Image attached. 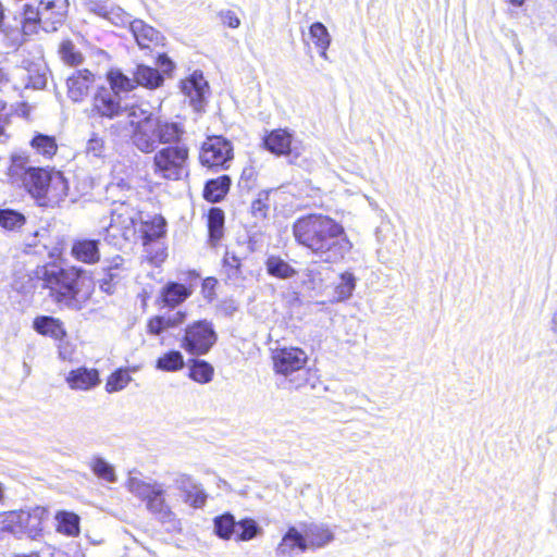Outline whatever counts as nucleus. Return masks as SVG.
I'll return each instance as SVG.
<instances>
[{
	"instance_id": "393cba45",
	"label": "nucleus",
	"mask_w": 557,
	"mask_h": 557,
	"mask_svg": "<svg viewBox=\"0 0 557 557\" xmlns=\"http://www.w3.org/2000/svg\"><path fill=\"white\" fill-rule=\"evenodd\" d=\"M126 486L134 496L146 503L163 484L157 481H144L137 476H129Z\"/></svg>"
},
{
	"instance_id": "13d9d810",
	"label": "nucleus",
	"mask_w": 557,
	"mask_h": 557,
	"mask_svg": "<svg viewBox=\"0 0 557 557\" xmlns=\"http://www.w3.org/2000/svg\"><path fill=\"white\" fill-rule=\"evenodd\" d=\"M59 342H60V344L58 346L59 357L62 360H72V357L74 354V349H73L72 345H70L67 342H63V339L59 341Z\"/></svg>"
},
{
	"instance_id": "2eb2a0df",
	"label": "nucleus",
	"mask_w": 557,
	"mask_h": 557,
	"mask_svg": "<svg viewBox=\"0 0 557 557\" xmlns=\"http://www.w3.org/2000/svg\"><path fill=\"white\" fill-rule=\"evenodd\" d=\"M308 550L304 535L296 527H290L275 548L276 557H295Z\"/></svg>"
},
{
	"instance_id": "6e6d98bb",
	"label": "nucleus",
	"mask_w": 557,
	"mask_h": 557,
	"mask_svg": "<svg viewBox=\"0 0 557 557\" xmlns=\"http://www.w3.org/2000/svg\"><path fill=\"white\" fill-rule=\"evenodd\" d=\"M23 35L18 29H12L9 33H5V48L8 49H16L21 45V39Z\"/></svg>"
},
{
	"instance_id": "c9c22d12",
	"label": "nucleus",
	"mask_w": 557,
	"mask_h": 557,
	"mask_svg": "<svg viewBox=\"0 0 557 557\" xmlns=\"http://www.w3.org/2000/svg\"><path fill=\"white\" fill-rule=\"evenodd\" d=\"M0 530L15 536H22L21 510H12L0 513Z\"/></svg>"
},
{
	"instance_id": "dca6fc26",
	"label": "nucleus",
	"mask_w": 557,
	"mask_h": 557,
	"mask_svg": "<svg viewBox=\"0 0 557 557\" xmlns=\"http://www.w3.org/2000/svg\"><path fill=\"white\" fill-rule=\"evenodd\" d=\"M47 509L36 506L28 509H21L22 535L36 539L42 531V522L47 518Z\"/></svg>"
},
{
	"instance_id": "20e7f679",
	"label": "nucleus",
	"mask_w": 557,
	"mask_h": 557,
	"mask_svg": "<svg viewBox=\"0 0 557 557\" xmlns=\"http://www.w3.org/2000/svg\"><path fill=\"white\" fill-rule=\"evenodd\" d=\"M42 286L50 290L49 295L58 302L74 307L78 293L81 271L76 268H62L58 264H48L38 271Z\"/></svg>"
},
{
	"instance_id": "69168bd1",
	"label": "nucleus",
	"mask_w": 557,
	"mask_h": 557,
	"mask_svg": "<svg viewBox=\"0 0 557 557\" xmlns=\"http://www.w3.org/2000/svg\"><path fill=\"white\" fill-rule=\"evenodd\" d=\"M318 49H319L320 57L323 58L324 60H329L327 49H323V48H318Z\"/></svg>"
},
{
	"instance_id": "338daca9",
	"label": "nucleus",
	"mask_w": 557,
	"mask_h": 557,
	"mask_svg": "<svg viewBox=\"0 0 557 557\" xmlns=\"http://www.w3.org/2000/svg\"><path fill=\"white\" fill-rule=\"evenodd\" d=\"M8 82L7 74L3 72V70L0 67V85Z\"/></svg>"
},
{
	"instance_id": "c756f323",
	"label": "nucleus",
	"mask_w": 557,
	"mask_h": 557,
	"mask_svg": "<svg viewBox=\"0 0 557 557\" xmlns=\"http://www.w3.org/2000/svg\"><path fill=\"white\" fill-rule=\"evenodd\" d=\"M166 222L161 215H154L150 221L141 223L144 245L158 239L165 234Z\"/></svg>"
},
{
	"instance_id": "09e8293b",
	"label": "nucleus",
	"mask_w": 557,
	"mask_h": 557,
	"mask_svg": "<svg viewBox=\"0 0 557 557\" xmlns=\"http://www.w3.org/2000/svg\"><path fill=\"white\" fill-rule=\"evenodd\" d=\"M269 210V193L260 191L251 203V213L257 219H264Z\"/></svg>"
},
{
	"instance_id": "bb28decb",
	"label": "nucleus",
	"mask_w": 557,
	"mask_h": 557,
	"mask_svg": "<svg viewBox=\"0 0 557 557\" xmlns=\"http://www.w3.org/2000/svg\"><path fill=\"white\" fill-rule=\"evenodd\" d=\"M265 268L268 274L281 280H288L297 274L296 269L278 256L268 257Z\"/></svg>"
},
{
	"instance_id": "f704fd0d",
	"label": "nucleus",
	"mask_w": 557,
	"mask_h": 557,
	"mask_svg": "<svg viewBox=\"0 0 557 557\" xmlns=\"http://www.w3.org/2000/svg\"><path fill=\"white\" fill-rule=\"evenodd\" d=\"M67 195V183L60 172H53L49 182V189L45 199L59 201Z\"/></svg>"
},
{
	"instance_id": "e433bc0d",
	"label": "nucleus",
	"mask_w": 557,
	"mask_h": 557,
	"mask_svg": "<svg viewBox=\"0 0 557 557\" xmlns=\"http://www.w3.org/2000/svg\"><path fill=\"white\" fill-rule=\"evenodd\" d=\"M58 521V531L74 536L79 532V518L72 512H59L55 517Z\"/></svg>"
},
{
	"instance_id": "f8f14e48",
	"label": "nucleus",
	"mask_w": 557,
	"mask_h": 557,
	"mask_svg": "<svg viewBox=\"0 0 557 557\" xmlns=\"http://www.w3.org/2000/svg\"><path fill=\"white\" fill-rule=\"evenodd\" d=\"M51 175L52 173L46 169L28 168L24 173L22 183L33 197L44 199L49 189Z\"/></svg>"
},
{
	"instance_id": "052dcab7",
	"label": "nucleus",
	"mask_w": 557,
	"mask_h": 557,
	"mask_svg": "<svg viewBox=\"0 0 557 557\" xmlns=\"http://www.w3.org/2000/svg\"><path fill=\"white\" fill-rule=\"evenodd\" d=\"M157 64L161 67L162 72L169 74L174 69V63L165 55L160 54Z\"/></svg>"
},
{
	"instance_id": "680f3d73",
	"label": "nucleus",
	"mask_w": 557,
	"mask_h": 557,
	"mask_svg": "<svg viewBox=\"0 0 557 557\" xmlns=\"http://www.w3.org/2000/svg\"><path fill=\"white\" fill-rule=\"evenodd\" d=\"M89 10L97 15L104 17L109 14L110 8L107 4L99 2H90Z\"/></svg>"
},
{
	"instance_id": "58836bf2",
	"label": "nucleus",
	"mask_w": 557,
	"mask_h": 557,
	"mask_svg": "<svg viewBox=\"0 0 557 557\" xmlns=\"http://www.w3.org/2000/svg\"><path fill=\"white\" fill-rule=\"evenodd\" d=\"M26 222L25 216L12 209L0 210V226L8 231L20 230Z\"/></svg>"
},
{
	"instance_id": "473e14b6",
	"label": "nucleus",
	"mask_w": 557,
	"mask_h": 557,
	"mask_svg": "<svg viewBox=\"0 0 557 557\" xmlns=\"http://www.w3.org/2000/svg\"><path fill=\"white\" fill-rule=\"evenodd\" d=\"M108 79L110 82L111 88L115 95L120 92H127L133 90L135 85V72L133 73V78H129L120 70H111L108 73Z\"/></svg>"
},
{
	"instance_id": "4468645a",
	"label": "nucleus",
	"mask_w": 557,
	"mask_h": 557,
	"mask_svg": "<svg viewBox=\"0 0 557 557\" xmlns=\"http://www.w3.org/2000/svg\"><path fill=\"white\" fill-rule=\"evenodd\" d=\"M301 533L308 549L323 548L335 539L334 532L324 523H306Z\"/></svg>"
},
{
	"instance_id": "49530a36",
	"label": "nucleus",
	"mask_w": 557,
	"mask_h": 557,
	"mask_svg": "<svg viewBox=\"0 0 557 557\" xmlns=\"http://www.w3.org/2000/svg\"><path fill=\"white\" fill-rule=\"evenodd\" d=\"M184 500L194 508H201L207 500V494L199 484H195L189 491L184 493Z\"/></svg>"
},
{
	"instance_id": "e2e57ef3",
	"label": "nucleus",
	"mask_w": 557,
	"mask_h": 557,
	"mask_svg": "<svg viewBox=\"0 0 557 557\" xmlns=\"http://www.w3.org/2000/svg\"><path fill=\"white\" fill-rule=\"evenodd\" d=\"M37 20L42 21L44 18H40V15H37V11H34L33 9H27L25 11V22H26V24H25L24 27H26L28 23L36 22Z\"/></svg>"
},
{
	"instance_id": "f03ea898",
	"label": "nucleus",
	"mask_w": 557,
	"mask_h": 557,
	"mask_svg": "<svg viewBox=\"0 0 557 557\" xmlns=\"http://www.w3.org/2000/svg\"><path fill=\"white\" fill-rule=\"evenodd\" d=\"M132 126L131 143L143 153H152L160 145L177 144L185 134L182 123L156 116L147 102L124 109Z\"/></svg>"
},
{
	"instance_id": "8fccbe9b",
	"label": "nucleus",
	"mask_w": 557,
	"mask_h": 557,
	"mask_svg": "<svg viewBox=\"0 0 557 557\" xmlns=\"http://www.w3.org/2000/svg\"><path fill=\"white\" fill-rule=\"evenodd\" d=\"M104 140L97 134H92L86 144V154L94 158H102L104 156Z\"/></svg>"
},
{
	"instance_id": "72a5a7b5",
	"label": "nucleus",
	"mask_w": 557,
	"mask_h": 557,
	"mask_svg": "<svg viewBox=\"0 0 557 557\" xmlns=\"http://www.w3.org/2000/svg\"><path fill=\"white\" fill-rule=\"evenodd\" d=\"M89 467L94 474L97 475L99 479L104 480L109 483H114L116 481L114 467L102 457L94 456L89 460Z\"/></svg>"
},
{
	"instance_id": "f3484780",
	"label": "nucleus",
	"mask_w": 557,
	"mask_h": 557,
	"mask_svg": "<svg viewBox=\"0 0 557 557\" xmlns=\"http://www.w3.org/2000/svg\"><path fill=\"white\" fill-rule=\"evenodd\" d=\"M94 75L88 70H79L67 77V95L74 102L82 101L89 94Z\"/></svg>"
},
{
	"instance_id": "a878e982",
	"label": "nucleus",
	"mask_w": 557,
	"mask_h": 557,
	"mask_svg": "<svg viewBox=\"0 0 557 557\" xmlns=\"http://www.w3.org/2000/svg\"><path fill=\"white\" fill-rule=\"evenodd\" d=\"M231 178L228 175H221L218 178L210 180L206 183L203 197L210 202L221 201L230 190Z\"/></svg>"
},
{
	"instance_id": "9b49d317",
	"label": "nucleus",
	"mask_w": 557,
	"mask_h": 557,
	"mask_svg": "<svg viewBox=\"0 0 557 557\" xmlns=\"http://www.w3.org/2000/svg\"><path fill=\"white\" fill-rule=\"evenodd\" d=\"M128 270V262L122 256L116 255L107 259L102 268L103 276L99 278L100 288L111 294L113 285L123 278Z\"/></svg>"
},
{
	"instance_id": "7c9ffc66",
	"label": "nucleus",
	"mask_w": 557,
	"mask_h": 557,
	"mask_svg": "<svg viewBox=\"0 0 557 557\" xmlns=\"http://www.w3.org/2000/svg\"><path fill=\"white\" fill-rule=\"evenodd\" d=\"M190 295V290L183 284L170 283L163 289V301L170 307L183 302Z\"/></svg>"
},
{
	"instance_id": "4c0bfd02",
	"label": "nucleus",
	"mask_w": 557,
	"mask_h": 557,
	"mask_svg": "<svg viewBox=\"0 0 557 557\" xmlns=\"http://www.w3.org/2000/svg\"><path fill=\"white\" fill-rule=\"evenodd\" d=\"M214 533L223 539L228 540L236 532V521L231 513H224L215 517L214 520Z\"/></svg>"
},
{
	"instance_id": "9d476101",
	"label": "nucleus",
	"mask_w": 557,
	"mask_h": 557,
	"mask_svg": "<svg viewBox=\"0 0 557 557\" xmlns=\"http://www.w3.org/2000/svg\"><path fill=\"white\" fill-rule=\"evenodd\" d=\"M181 89L195 111L200 112L205 109L209 85L201 72L196 71L184 79Z\"/></svg>"
},
{
	"instance_id": "7ed1b4c3",
	"label": "nucleus",
	"mask_w": 557,
	"mask_h": 557,
	"mask_svg": "<svg viewBox=\"0 0 557 557\" xmlns=\"http://www.w3.org/2000/svg\"><path fill=\"white\" fill-rule=\"evenodd\" d=\"M141 221L140 211L128 202L112 203L109 214L98 220L99 235L114 247H123L136 235L137 223Z\"/></svg>"
},
{
	"instance_id": "5701e85b",
	"label": "nucleus",
	"mask_w": 557,
	"mask_h": 557,
	"mask_svg": "<svg viewBox=\"0 0 557 557\" xmlns=\"http://www.w3.org/2000/svg\"><path fill=\"white\" fill-rule=\"evenodd\" d=\"M292 137L286 129H274L264 137V146L277 156L287 154L290 151Z\"/></svg>"
},
{
	"instance_id": "ddd939ff",
	"label": "nucleus",
	"mask_w": 557,
	"mask_h": 557,
	"mask_svg": "<svg viewBox=\"0 0 557 557\" xmlns=\"http://www.w3.org/2000/svg\"><path fill=\"white\" fill-rule=\"evenodd\" d=\"M65 382L73 391L87 392L97 387L101 380L97 369L79 367L66 374Z\"/></svg>"
},
{
	"instance_id": "603ef678",
	"label": "nucleus",
	"mask_w": 557,
	"mask_h": 557,
	"mask_svg": "<svg viewBox=\"0 0 557 557\" xmlns=\"http://www.w3.org/2000/svg\"><path fill=\"white\" fill-rule=\"evenodd\" d=\"M174 484L175 487L184 494L197 483L189 474L180 473L175 476Z\"/></svg>"
},
{
	"instance_id": "a19ab883",
	"label": "nucleus",
	"mask_w": 557,
	"mask_h": 557,
	"mask_svg": "<svg viewBox=\"0 0 557 557\" xmlns=\"http://www.w3.org/2000/svg\"><path fill=\"white\" fill-rule=\"evenodd\" d=\"M261 532L260 527L252 519H243L236 522V539L238 541H250Z\"/></svg>"
},
{
	"instance_id": "c85d7f7f",
	"label": "nucleus",
	"mask_w": 557,
	"mask_h": 557,
	"mask_svg": "<svg viewBox=\"0 0 557 557\" xmlns=\"http://www.w3.org/2000/svg\"><path fill=\"white\" fill-rule=\"evenodd\" d=\"M357 278L354 273L346 271L339 275V282L334 287V301H345L352 296Z\"/></svg>"
},
{
	"instance_id": "4d7b16f0",
	"label": "nucleus",
	"mask_w": 557,
	"mask_h": 557,
	"mask_svg": "<svg viewBox=\"0 0 557 557\" xmlns=\"http://www.w3.org/2000/svg\"><path fill=\"white\" fill-rule=\"evenodd\" d=\"M186 318L185 312L177 311L169 315H163L164 324L166 329L175 327L184 322Z\"/></svg>"
},
{
	"instance_id": "0e129e2a",
	"label": "nucleus",
	"mask_w": 557,
	"mask_h": 557,
	"mask_svg": "<svg viewBox=\"0 0 557 557\" xmlns=\"http://www.w3.org/2000/svg\"><path fill=\"white\" fill-rule=\"evenodd\" d=\"M552 331L557 337V309L555 310L552 319Z\"/></svg>"
},
{
	"instance_id": "423d86ee",
	"label": "nucleus",
	"mask_w": 557,
	"mask_h": 557,
	"mask_svg": "<svg viewBox=\"0 0 557 557\" xmlns=\"http://www.w3.org/2000/svg\"><path fill=\"white\" fill-rule=\"evenodd\" d=\"M216 338L211 322L197 321L186 327L182 347L191 355H205L215 344Z\"/></svg>"
},
{
	"instance_id": "4be33fe9",
	"label": "nucleus",
	"mask_w": 557,
	"mask_h": 557,
	"mask_svg": "<svg viewBox=\"0 0 557 557\" xmlns=\"http://www.w3.org/2000/svg\"><path fill=\"white\" fill-rule=\"evenodd\" d=\"M67 5V0H41L37 15L52 24L60 23L66 14Z\"/></svg>"
},
{
	"instance_id": "39448f33",
	"label": "nucleus",
	"mask_w": 557,
	"mask_h": 557,
	"mask_svg": "<svg viewBox=\"0 0 557 557\" xmlns=\"http://www.w3.org/2000/svg\"><path fill=\"white\" fill-rule=\"evenodd\" d=\"M169 145L154 153L153 172L162 178L177 181L187 175L188 148L180 141Z\"/></svg>"
},
{
	"instance_id": "2f4dec72",
	"label": "nucleus",
	"mask_w": 557,
	"mask_h": 557,
	"mask_svg": "<svg viewBox=\"0 0 557 557\" xmlns=\"http://www.w3.org/2000/svg\"><path fill=\"white\" fill-rule=\"evenodd\" d=\"M223 226H224V213L219 208H212L209 211L208 215V228L210 242L212 245H216V243L223 236Z\"/></svg>"
},
{
	"instance_id": "412c9836",
	"label": "nucleus",
	"mask_w": 557,
	"mask_h": 557,
	"mask_svg": "<svg viewBox=\"0 0 557 557\" xmlns=\"http://www.w3.org/2000/svg\"><path fill=\"white\" fill-rule=\"evenodd\" d=\"M34 330L45 336L55 341H62L66 336V331L59 319L49 315H40L34 319Z\"/></svg>"
},
{
	"instance_id": "3c124183",
	"label": "nucleus",
	"mask_w": 557,
	"mask_h": 557,
	"mask_svg": "<svg viewBox=\"0 0 557 557\" xmlns=\"http://www.w3.org/2000/svg\"><path fill=\"white\" fill-rule=\"evenodd\" d=\"M106 18L114 25H129L132 22L131 17L120 8H110L109 14Z\"/></svg>"
},
{
	"instance_id": "a18cd8bd",
	"label": "nucleus",
	"mask_w": 557,
	"mask_h": 557,
	"mask_svg": "<svg viewBox=\"0 0 557 557\" xmlns=\"http://www.w3.org/2000/svg\"><path fill=\"white\" fill-rule=\"evenodd\" d=\"M59 53L61 55V59L69 65H78L83 61L82 53L69 40L63 41L60 45Z\"/></svg>"
},
{
	"instance_id": "774afa93",
	"label": "nucleus",
	"mask_w": 557,
	"mask_h": 557,
	"mask_svg": "<svg viewBox=\"0 0 557 557\" xmlns=\"http://www.w3.org/2000/svg\"><path fill=\"white\" fill-rule=\"evenodd\" d=\"M15 557H40L37 553L17 555Z\"/></svg>"
},
{
	"instance_id": "79ce46f5",
	"label": "nucleus",
	"mask_w": 557,
	"mask_h": 557,
	"mask_svg": "<svg viewBox=\"0 0 557 557\" xmlns=\"http://www.w3.org/2000/svg\"><path fill=\"white\" fill-rule=\"evenodd\" d=\"M131 381L132 377L128 371L125 369H119L108 377L106 383V391L108 393L122 391L128 385Z\"/></svg>"
},
{
	"instance_id": "a211bd4d",
	"label": "nucleus",
	"mask_w": 557,
	"mask_h": 557,
	"mask_svg": "<svg viewBox=\"0 0 557 557\" xmlns=\"http://www.w3.org/2000/svg\"><path fill=\"white\" fill-rule=\"evenodd\" d=\"M129 29L141 49H150L152 46L159 45L163 39L157 29L146 24L143 20H133L129 23Z\"/></svg>"
},
{
	"instance_id": "5fc2aeb1",
	"label": "nucleus",
	"mask_w": 557,
	"mask_h": 557,
	"mask_svg": "<svg viewBox=\"0 0 557 557\" xmlns=\"http://www.w3.org/2000/svg\"><path fill=\"white\" fill-rule=\"evenodd\" d=\"M148 332L153 335H160L166 330L163 317H153L148 322Z\"/></svg>"
},
{
	"instance_id": "c03bdc74",
	"label": "nucleus",
	"mask_w": 557,
	"mask_h": 557,
	"mask_svg": "<svg viewBox=\"0 0 557 557\" xmlns=\"http://www.w3.org/2000/svg\"><path fill=\"white\" fill-rule=\"evenodd\" d=\"M184 366L183 356L180 351L166 352L157 360V368L163 371H177Z\"/></svg>"
},
{
	"instance_id": "b1692460",
	"label": "nucleus",
	"mask_w": 557,
	"mask_h": 557,
	"mask_svg": "<svg viewBox=\"0 0 557 557\" xmlns=\"http://www.w3.org/2000/svg\"><path fill=\"white\" fill-rule=\"evenodd\" d=\"M164 82L160 72L151 66L138 64L135 70V85L148 89H156Z\"/></svg>"
},
{
	"instance_id": "bf43d9fd",
	"label": "nucleus",
	"mask_w": 557,
	"mask_h": 557,
	"mask_svg": "<svg viewBox=\"0 0 557 557\" xmlns=\"http://www.w3.org/2000/svg\"><path fill=\"white\" fill-rule=\"evenodd\" d=\"M224 267H227L232 270H239L240 260L232 252H226L223 259Z\"/></svg>"
},
{
	"instance_id": "de8ad7c7",
	"label": "nucleus",
	"mask_w": 557,
	"mask_h": 557,
	"mask_svg": "<svg viewBox=\"0 0 557 557\" xmlns=\"http://www.w3.org/2000/svg\"><path fill=\"white\" fill-rule=\"evenodd\" d=\"M28 168H32L28 165V158L22 154H14L11 159V165L9 168V175L12 178L23 180L25 171H27Z\"/></svg>"
},
{
	"instance_id": "cd10ccee",
	"label": "nucleus",
	"mask_w": 557,
	"mask_h": 557,
	"mask_svg": "<svg viewBox=\"0 0 557 557\" xmlns=\"http://www.w3.org/2000/svg\"><path fill=\"white\" fill-rule=\"evenodd\" d=\"M30 147L35 153L50 160L58 150V145L53 136L36 134L30 140Z\"/></svg>"
},
{
	"instance_id": "f257e3e1",
	"label": "nucleus",
	"mask_w": 557,
	"mask_h": 557,
	"mask_svg": "<svg viewBox=\"0 0 557 557\" xmlns=\"http://www.w3.org/2000/svg\"><path fill=\"white\" fill-rule=\"evenodd\" d=\"M293 234L299 245L325 263L342 261L352 248L344 226L324 214H308L297 219Z\"/></svg>"
},
{
	"instance_id": "1a4fd4ad",
	"label": "nucleus",
	"mask_w": 557,
	"mask_h": 557,
	"mask_svg": "<svg viewBox=\"0 0 557 557\" xmlns=\"http://www.w3.org/2000/svg\"><path fill=\"white\" fill-rule=\"evenodd\" d=\"M146 508L166 530L176 531L181 529L180 519L165 499L163 486L157 490V493L146 502Z\"/></svg>"
},
{
	"instance_id": "ea45409f",
	"label": "nucleus",
	"mask_w": 557,
	"mask_h": 557,
	"mask_svg": "<svg viewBox=\"0 0 557 557\" xmlns=\"http://www.w3.org/2000/svg\"><path fill=\"white\" fill-rule=\"evenodd\" d=\"M189 376L200 384L209 383L213 376V368L205 360H197L190 367Z\"/></svg>"
},
{
	"instance_id": "0eeeda50",
	"label": "nucleus",
	"mask_w": 557,
	"mask_h": 557,
	"mask_svg": "<svg viewBox=\"0 0 557 557\" xmlns=\"http://www.w3.org/2000/svg\"><path fill=\"white\" fill-rule=\"evenodd\" d=\"M233 158V148L228 140L221 136L209 137L202 145L200 162L208 168H227Z\"/></svg>"
},
{
	"instance_id": "6e6552de",
	"label": "nucleus",
	"mask_w": 557,
	"mask_h": 557,
	"mask_svg": "<svg viewBox=\"0 0 557 557\" xmlns=\"http://www.w3.org/2000/svg\"><path fill=\"white\" fill-rule=\"evenodd\" d=\"M274 370L285 376L305 369L308 355L298 347H284L275 349L272 354Z\"/></svg>"
},
{
	"instance_id": "864d4df0",
	"label": "nucleus",
	"mask_w": 557,
	"mask_h": 557,
	"mask_svg": "<svg viewBox=\"0 0 557 557\" xmlns=\"http://www.w3.org/2000/svg\"><path fill=\"white\" fill-rule=\"evenodd\" d=\"M220 18L224 25L231 28H237L240 25V20L234 11L225 10L220 12Z\"/></svg>"
},
{
	"instance_id": "aec40b11",
	"label": "nucleus",
	"mask_w": 557,
	"mask_h": 557,
	"mask_svg": "<svg viewBox=\"0 0 557 557\" xmlns=\"http://www.w3.org/2000/svg\"><path fill=\"white\" fill-rule=\"evenodd\" d=\"M73 257L84 263L92 264L100 260L99 240L78 239L72 246Z\"/></svg>"
},
{
	"instance_id": "6ab92c4d",
	"label": "nucleus",
	"mask_w": 557,
	"mask_h": 557,
	"mask_svg": "<svg viewBox=\"0 0 557 557\" xmlns=\"http://www.w3.org/2000/svg\"><path fill=\"white\" fill-rule=\"evenodd\" d=\"M92 111L100 116L113 119L122 114L123 110L120 106L116 95L109 90H101L96 94L92 103Z\"/></svg>"
},
{
	"instance_id": "37998d69",
	"label": "nucleus",
	"mask_w": 557,
	"mask_h": 557,
	"mask_svg": "<svg viewBox=\"0 0 557 557\" xmlns=\"http://www.w3.org/2000/svg\"><path fill=\"white\" fill-rule=\"evenodd\" d=\"M309 35L317 48L329 49L331 45V35L322 23H313L309 28Z\"/></svg>"
}]
</instances>
